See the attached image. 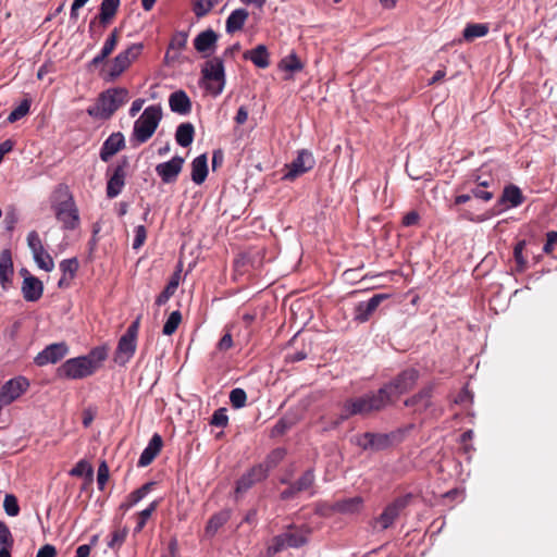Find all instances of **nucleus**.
<instances>
[{
	"instance_id": "obj_41",
	"label": "nucleus",
	"mask_w": 557,
	"mask_h": 557,
	"mask_svg": "<svg viewBox=\"0 0 557 557\" xmlns=\"http://www.w3.org/2000/svg\"><path fill=\"white\" fill-rule=\"evenodd\" d=\"M302 67L304 64L295 53L287 55L280 62V69L290 73L299 72Z\"/></svg>"
},
{
	"instance_id": "obj_42",
	"label": "nucleus",
	"mask_w": 557,
	"mask_h": 557,
	"mask_svg": "<svg viewBox=\"0 0 557 557\" xmlns=\"http://www.w3.org/2000/svg\"><path fill=\"white\" fill-rule=\"evenodd\" d=\"M218 3L219 0H194L193 11L200 18L206 16Z\"/></svg>"
},
{
	"instance_id": "obj_23",
	"label": "nucleus",
	"mask_w": 557,
	"mask_h": 557,
	"mask_svg": "<svg viewBox=\"0 0 557 557\" xmlns=\"http://www.w3.org/2000/svg\"><path fill=\"white\" fill-rule=\"evenodd\" d=\"M163 446V440L160 434L154 433L150 438L147 447L143 450L139 459L138 467H147L149 466L153 459L159 455L161 448Z\"/></svg>"
},
{
	"instance_id": "obj_25",
	"label": "nucleus",
	"mask_w": 557,
	"mask_h": 557,
	"mask_svg": "<svg viewBox=\"0 0 557 557\" xmlns=\"http://www.w3.org/2000/svg\"><path fill=\"white\" fill-rule=\"evenodd\" d=\"M120 5L121 0H102L99 7V13L94 17L100 20V24L111 25L119 12Z\"/></svg>"
},
{
	"instance_id": "obj_22",
	"label": "nucleus",
	"mask_w": 557,
	"mask_h": 557,
	"mask_svg": "<svg viewBox=\"0 0 557 557\" xmlns=\"http://www.w3.org/2000/svg\"><path fill=\"white\" fill-rule=\"evenodd\" d=\"M120 38V29L113 28L106 39L103 47L99 54H97L88 64L87 69L91 70L102 64L106 59L113 52Z\"/></svg>"
},
{
	"instance_id": "obj_13",
	"label": "nucleus",
	"mask_w": 557,
	"mask_h": 557,
	"mask_svg": "<svg viewBox=\"0 0 557 557\" xmlns=\"http://www.w3.org/2000/svg\"><path fill=\"white\" fill-rule=\"evenodd\" d=\"M184 164V158L180 156L173 157L170 161L159 163L156 172L164 184L176 182Z\"/></svg>"
},
{
	"instance_id": "obj_47",
	"label": "nucleus",
	"mask_w": 557,
	"mask_h": 557,
	"mask_svg": "<svg viewBox=\"0 0 557 557\" xmlns=\"http://www.w3.org/2000/svg\"><path fill=\"white\" fill-rule=\"evenodd\" d=\"M525 248V240H520L513 248V258L516 262V269L518 272H523L527 269V260L523 257V250Z\"/></svg>"
},
{
	"instance_id": "obj_24",
	"label": "nucleus",
	"mask_w": 557,
	"mask_h": 557,
	"mask_svg": "<svg viewBox=\"0 0 557 557\" xmlns=\"http://www.w3.org/2000/svg\"><path fill=\"white\" fill-rule=\"evenodd\" d=\"M169 106L174 113L186 115L191 111V101L184 90H176L169 97Z\"/></svg>"
},
{
	"instance_id": "obj_31",
	"label": "nucleus",
	"mask_w": 557,
	"mask_h": 557,
	"mask_svg": "<svg viewBox=\"0 0 557 557\" xmlns=\"http://www.w3.org/2000/svg\"><path fill=\"white\" fill-rule=\"evenodd\" d=\"M244 58L250 60L259 69H267L270 65L269 52L264 45L246 51Z\"/></svg>"
},
{
	"instance_id": "obj_49",
	"label": "nucleus",
	"mask_w": 557,
	"mask_h": 557,
	"mask_svg": "<svg viewBox=\"0 0 557 557\" xmlns=\"http://www.w3.org/2000/svg\"><path fill=\"white\" fill-rule=\"evenodd\" d=\"M92 474H94V469L86 460L78 461L70 471V475H72V476L86 475L89 479H92Z\"/></svg>"
},
{
	"instance_id": "obj_12",
	"label": "nucleus",
	"mask_w": 557,
	"mask_h": 557,
	"mask_svg": "<svg viewBox=\"0 0 557 557\" xmlns=\"http://www.w3.org/2000/svg\"><path fill=\"white\" fill-rule=\"evenodd\" d=\"M314 163L311 152L308 150H300L298 156L289 164H286V172L283 175V180L294 181L298 176L310 171L314 166Z\"/></svg>"
},
{
	"instance_id": "obj_34",
	"label": "nucleus",
	"mask_w": 557,
	"mask_h": 557,
	"mask_svg": "<svg viewBox=\"0 0 557 557\" xmlns=\"http://www.w3.org/2000/svg\"><path fill=\"white\" fill-rule=\"evenodd\" d=\"M181 278V270H177L164 287V289L158 295L156 305L162 306L175 294Z\"/></svg>"
},
{
	"instance_id": "obj_35",
	"label": "nucleus",
	"mask_w": 557,
	"mask_h": 557,
	"mask_svg": "<svg viewBox=\"0 0 557 557\" xmlns=\"http://www.w3.org/2000/svg\"><path fill=\"white\" fill-rule=\"evenodd\" d=\"M153 482H148L141 485L139 488L133 491L124 503L121 504V509L128 510L137 503H139L152 488Z\"/></svg>"
},
{
	"instance_id": "obj_4",
	"label": "nucleus",
	"mask_w": 557,
	"mask_h": 557,
	"mask_svg": "<svg viewBox=\"0 0 557 557\" xmlns=\"http://www.w3.org/2000/svg\"><path fill=\"white\" fill-rule=\"evenodd\" d=\"M129 98L125 87L109 88L99 95L97 103L89 107L87 113L96 119L109 120Z\"/></svg>"
},
{
	"instance_id": "obj_63",
	"label": "nucleus",
	"mask_w": 557,
	"mask_h": 557,
	"mask_svg": "<svg viewBox=\"0 0 557 557\" xmlns=\"http://www.w3.org/2000/svg\"><path fill=\"white\" fill-rule=\"evenodd\" d=\"M289 428L288 423L284 419H280L272 428L271 435L278 436L283 435Z\"/></svg>"
},
{
	"instance_id": "obj_58",
	"label": "nucleus",
	"mask_w": 557,
	"mask_h": 557,
	"mask_svg": "<svg viewBox=\"0 0 557 557\" xmlns=\"http://www.w3.org/2000/svg\"><path fill=\"white\" fill-rule=\"evenodd\" d=\"M109 479V467L106 461H102L98 467L97 483L99 490H103Z\"/></svg>"
},
{
	"instance_id": "obj_8",
	"label": "nucleus",
	"mask_w": 557,
	"mask_h": 557,
	"mask_svg": "<svg viewBox=\"0 0 557 557\" xmlns=\"http://www.w3.org/2000/svg\"><path fill=\"white\" fill-rule=\"evenodd\" d=\"M55 218L62 223L66 231L76 230L79 225V213L73 197L70 195L65 200L53 206Z\"/></svg>"
},
{
	"instance_id": "obj_30",
	"label": "nucleus",
	"mask_w": 557,
	"mask_h": 557,
	"mask_svg": "<svg viewBox=\"0 0 557 557\" xmlns=\"http://www.w3.org/2000/svg\"><path fill=\"white\" fill-rule=\"evenodd\" d=\"M208 159L207 156L200 154L191 162V180L195 184H202L208 176Z\"/></svg>"
},
{
	"instance_id": "obj_62",
	"label": "nucleus",
	"mask_w": 557,
	"mask_h": 557,
	"mask_svg": "<svg viewBox=\"0 0 557 557\" xmlns=\"http://www.w3.org/2000/svg\"><path fill=\"white\" fill-rule=\"evenodd\" d=\"M556 244H557V231L548 232L546 234V243L543 247L544 252L547 255H550L553 252L554 245H556Z\"/></svg>"
},
{
	"instance_id": "obj_38",
	"label": "nucleus",
	"mask_w": 557,
	"mask_h": 557,
	"mask_svg": "<svg viewBox=\"0 0 557 557\" xmlns=\"http://www.w3.org/2000/svg\"><path fill=\"white\" fill-rule=\"evenodd\" d=\"M128 534V529L126 527L116 528L112 533L111 537L108 541V547L114 552H117L122 545L124 544Z\"/></svg>"
},
{
	"instance_id": "obj_7",
	"label": "nucleus",
	"mask_w": 557,
	"mask_h": 557,
	"mask_svg": "<svg viewBox=\"0 0 557 557\" xmlns=\"http://www.w3.org/2000/svg\"><path fill=\"white\" fill-rule=\"evenodd\" d=\"M202 78L209 82H216L218 86L213 87L212 84L207 85V89L214 96L223 91L225 85V71L224 63L221 58L214 57L207 61L201 70Z\"/></svg>"
},
{
	"instance_id": "obj_27",
	"label": "nucleus",
	"mask_w": 557,
	"mask_h": 557,
	"mask_svg": "<svg viewBox=\"0 0 557 557\" xmlns=\"http://www.w3.org/2000/svg\"><path fill=\"white\" fill-rule=\"evenodd\" d=\"M231 516L232 510L227 508L212 515L205 528L206 535L209 537L214 536L220 528H222L231 519Z\"/></svg>"
},
{
	"instance_id": "obj_29",
	"label": "nucleus",
	"mask_w": 557,
	"mask_h": 557,
	"mask_svg": "<svg viewBox=\"0 0 557 557\" xmlns=\"http://www.w3.org/2000/svg\"><path fill=\"white\" fill-rule=\"evenodd\" d=\"M524 198L519 187L508 185L504 188L502 197L497 201V206L509 205L508 207H518L523 202Z\"/></svg>"
},
{
	"instance_id": "obj_57",
	"label": "nucleus",
	"mask_w": 557,
	"mask_h": 557,
	"mask_svg": "<svg viewBox=\"0 0 557 557\" xmlns=\"http://www.w3.org/2000/svg\"><path fill=\"white\" fill-rule=\"evenodd\" d=\"M0 544L2 546L12 547L13 537L8 525L0 520Z\"/></svg>"
},
{
	"instance_id": "obj_43",
	"label": "nucleus",
	"mask_w": 557,
	"mask_h": 557,
	"mask_svg": "<svg viewBox=\"0 0 557 557\" xmlns=\"http://www.w3.org/2000/svg\"><path fill=\"white\" fill-rule=\"evenodd\" d=\"M181 322H182V313L178 310L173 311L166 319V321L163 325V329H162V333L168 336L174 334L176 332L178 325L181 324Z\"/></svg>"
},
{
	"instance_id": "obj_33",
	"label": "nucleus",
	"mask_w": 557,
	"mask_h": 557,
	"mask_svg": "<svg viewBox=\"0 0 557 557\" xmlns=\"http://www.w3.org/2000/svg\"><path fill=\"white\" fill-rule=\"evenodd\" d=\"M195 136V127L191 123L186 122L177 126L175 132V140L182 147L191 145Z\"/></svg>"
},
{
	"instance_id": "obj_51",
	"label": "nucleus",
	"mask_w": 557,
	"mask_h": 557,
	"mask_svg": "<svg viewBox=\"0 0 557 557\" xmlns=\"http://www.w3.org/2000/svg\"><path fill=\"white\" fill-rule=\"evenodd\" d=\"M3 508L8 516L16 517L20 513L17 498L13 494H7L3 500Z\"/></svg>"
},
{
	"instance_id": "obj_6",
	"label": "nucleus",
	"mask_w": 557,
	"mask_h": 557,
	"mask_svg": "<svg viewBox=\"0 0 557 557\" xmlns=\"http://www.w3.org/2000/svg\"><path fill=\"white\" fill-rule=\"evenodd\" d=\"M140 315H138L127 327L125 333L119 338L113 361L119 367H125L134 357L137 349V337L140 326Z\"/></svg>"
},
{
	"instance_id": "obj_3",
	"label": "nucleus",
	"mask_w": 557,
	"mask_h": 557,
	"mask_svg": "<svg viewBox=\"0 0 557 557\" xmlns=\"http://www.w3.org/2000/svg\"><path fill=\"white\" fill-rule=\"evenodd\" d=\"M311 528L307 524H288L267 547V557H272L288 548H299L309 542Z\"/></svg>"
},
{
	"instance_id": "obj_14",
	"label": "nucleus",
	"mask_w": 557,
	"mask_h": 557,
	"mask_svg": "<svg viewBox=\"0 0 557 557\" xmlns=\"http://www.w3.org/2000/svg\"><path fill=\"white\" fill-rule=\"evenodd\" d=\"M69 351L65 343H54L47 346L35 357V363L39 367L48 363H57L60 361Z\"/></svg>"
},
{
	"instance_id": "obj_60",
	"label": "nucleus",
	"mask_w": 557,
	"mask_h": 557,
	"mask_svg": "<svg viewBox=\"0 0 557 557\" xmlns=\"http://www.w3.org/2000/svg\"><path fill=\"white\" fill-rule=\"evenodd\" d=\"M473 184L486 190H492L491 188L495 187V181L492 176L483 177L482 175H476Z\"/></svg>"
},
{
	"instance_id": "obj_55",
	"label": "nucleus",
	"mask_w": 557,
	"mask_h": 557,
	"mask_svg": "<svg viewBox=\"0 0 557 557\" xmlns=\"http://www.w3.org/2000/svg\"><path fill=\"white\" fill-rule=\"evenodd\" d=\"M144 49V45L141 42L132 44L128 48L121 51L124 57H127L129 64H132L137 58L140 55Z\"/></svg>"
},
{
	"instance_id": "obj_1",
	"label": "nucleus",
	"mask_w": 557,
	"mask_h": 557,
	"mask_svg": "<svg viewBox=\"0 0 557 557\" xmlns=\"http://www.w3.org/2000/svg\"><path fill=\"white\" fill-rule=\"evenodd\" d=\"M419 371L409 368L400 372L393 381L385 384L376 393L366 395L350 401V414H367L379 411L394 401L400 395L409 392L417 384Z\"/></svg>"
},
{
	"instance_id": "obj_32",
	"label": "nucleus",
	"mask_w": 557,
	"mask_h": 557,
	"mask_svg": "<svg viewBox=\"0 0 557 557\" xmlns=\"http://www.w3.org/2000/svg\"><path fill=\"white\" fill-rule=\"evenodd\" d=\"M13 275V262L9 249H4L0 255V284L2 288H7V284L11 282Z\"/></svg>"
},
{
	"instance_id": "obj_40",
	"label": "nucleus",
	"mask_w": 557,
	"mask_h": 557,
	"mask_svg": "<svg viewBox=\"0 0 557 557\" xmlns=\"http://www.w3.org/2000/svg\"><path fill=\"white\" fill-rule=\"evenodd\" d=\"M314 480L315 476L313 470L308 469L301 474V476L297 481L293 482L292 484L295 486L296 491L301 493L311 488L314 484Z\"/></svg>"
},
{
	"instance_id": "obj_9",
	"label": "nucleus",
	"mask_w": 557,
	"mask_h": 557,
	"mask_svg": "<svg viewBox=\"0 0 557 557\" xmlns=\"http://www.w3.org/2000/svg\"><path fill=\"white\" fill-rule=\"evenodd\" d=\"M29 387V381L24 376H16L7 381L0 387V411L20 398Z\"/></svg>"
},
{
	"instance_id": "obj_39",
	"label": "nucleus",
	"mask_w": 557,
	"mask_h": 557,
	"mask_svg": "<svg viewBox=\"0 0 557 557\" xmlns=\"http://www.w3.org/2000/svg\"><path fill=\"white\" fill-rule=\"evenodd\" d=\"M158 506H159V500H153L152 503L149 504V506L146 509H144L140 512H138V515H137V523H136V527L134 529L135 533H139V532L143 531V529L145 528L148 519L157 510Z\"/></svg>"
},
{
	"instance_id": "obj_61",
	"label": "nucleus",
	"mask_w": 557,
	"mask_h": 557,
	"mask_svg": "<svg viewBox=\"0 0 557 557\" xmlns=\"http://www.w3.org/2000/svg\"><path fill=\"white\" fill-rule=\"evenodd\" d=\"M187 42V35L185 33H177L175 34L170 42V48L172 49H183L185 48Z\"/></svg>"
},
{
	"instance_id": "obj_36",
	"label": "nucleus",
	"mask_w": 557,
	"mask_h": 557,
	"mask_svg": "<svg viewBox=\"0 0 557 557\" xmlns=\"http://www.w3.org/2000/svg\"><path fill=\"white\" fill-rule=\"evenodd\" d=\"M127 57L121 52L113 59L110 71L108 72V81H115L122 73L129 67Z\"/></svg>"
},
{
	"instance_id": "obj_53",
	"label": "nucleus",
	"mask_w": 557,
	"mask_h": 557,
	"mask_svg": "<svg viewBox=\"0 0 557 557\" xmlns=\"http://www.w3.org/2000/svg\"><path fill=\"white\" fill-rule=\"evenodd\" d=\"M469 193L472 197L483 200L485 202L492 200L494 198V190H486L476 185H470Z\"/></svg>"
},
{
	"instance_id": "obj_44",
	"label": "nucleus",
	"mask_w": 557,
	"mask_h": 557,
	"mask_svg": "<svg viewBox=\"0 0 557 557\" xmlns=\"http://www.w3.org/2000/svg\"><path fill=\"white\" fill-rule=\"evenodd\" d=\"M285 455L286 450L284 448H275L267 456L264 462L261 465L267 467L269 473L271 469L275 468L285 458Z\"/></svg>"
},
{
	"instance_id": "obj_19",
	"label": "nucleus",
	"mask_w": 557,
	"mask_h": 557,
	"mask_svg": "<svg viewBox=\"0 0 557 557\" xmlns=\"http://www.w3.org/2000/svg\"><path fill=\"white\" fill-rule=\"evenodd\" d=\"M313 510L315 515L323 518L346 513L348 511V499L343 498L336 502L320 500L314 504Z\"/></svg>"
},
{
	"instance_id": "obj_54",
	"label": "nucleus",
	"mask_w": 557,
	"mask_h": 557,
	"mask_svg": "<svg viewBox=\"0 0 557 557\" xmlns=\"http://www.w3.org/2000/svg\"><path fill=\"white\" fill-rule=\"evenodd\" d=\"M228 423V417L225 408L216 409L210 420V424L218 428H225Z\"/></svg>"
},
{
	"instance_id": "obj_46",
	"label": "nucleus",
	"mask_w": 557,
	"mask_h": 557,
	"mask_svg": "<svg viewBox=\"0 0 557 557\" xmlns=\"http://www.w3.org/2000/svg\"><path fill=\"white\" fill-rule=\"evenodd\" d=\"M33 257H34L35 262L37 263V265L40 269H42L47 272H50L53 270V268H54L53 259L45 249H42L40 252L33 253Z\"/></svg>"
},
{
	"instance_id": "obj_59",
	"label": "nucleus",
	"mask_w": 557,
	"mask_h": 557,
	"mask_svg": "<svg viewBox=\"0 0 557 557\" xmlns=\"http://www.w3.org/2000/svg\"><path fill=\"white\" fill-rule=\"evenodd\" d=\"M147 230L144 225H138L135 228V237L133 242V248L139 249L146 242Z\"/></svg>"
},
{
	"instance_id": "obj_10",
	"label": "nucleus",
	"mask_w": 557,
	"mask_h": 557,
	"mask_svg": "<svg viewBox=\"0 0 557 557\" xmlns=\"http://www.w3.org/2000/svg\"><path fill=\"white\" fill-rule=\"evenodd\" d=\"M268 478V469L262 465H255L248 469L242 476L236 481L235 495L238 497L247 493L257 483L264 481Z\"/></svg>"
},
{
	"instance_id": "obj_5",
	"label": "nucleus",
	"mask_w": 557,
	"mask_h": 557,
	"mask_svg": "<svg viewBox=\"0 0 557 557\" xmlns=\"http://www.w3.org/2000/svg\"><path fill=\"white\" fill-rule=\"evenodd\" d=\"M162 119V109L153 104L147 107L135 121L131 140L136 145L148 141L154 134Z\"/></svg>"
},
{
	"instance_id": "obj_17",
	"label": "nucleus",
	"mask_w": 557,
	"mask_h": 557,
	"mask_svg": "<svg viewBox=\"0 0 557 557\" xmlns=\"http://www.w3.org/2000/svg\"><path fill=\"white\" fill-rule=\"evenodd\" d=\"M387 298V295L375 294L368 301H361L355 307V321L367 322L375 312L380 304Z\"/></svg>"
},
{
	"instance_id": "obj_56",
	"label": "nucleus",
	"mask_w": 557,
	"mask_h": 557,
	"mask_svg": "<svg viewBox=\"0 0 557 557\" xmlns=\"http://www.w3.org/2000/svg\"><path fill=\"white\" fill-rule=\"evenodd\" d=\"M27 245L33 253L40 252L44 248L39 234L32 231L27 235Z\"/></svg>"
},
{
	"instance_id": "obj_28",
	"label": "nucleus",
	"mask_w": 557,
	"mask_h": 557,
	"mask_svg": "<svg viewBox=\"0 0 557 557\" xmlns=\"http://www.w3.org/2000/svg\"><path fill=\"white\" fill-rule=\"evenodd\" d=\"M249 17V12L244 9L239 8L234 10L228 17L226 18L225 23V30L227 34H234L236 32H239L243 29L246 21Z\"/></svg>"
},
{
	"instance_id": "obj_37",
	"label": "nucleus",
	"mask_w": 557,
	"mask_h": 557,
	"mask_svg": "<svg viewBox=\"0 0 557 557\" xmlns=\"http://www.w3.org/2000/svg\"><path fill=\"white\" fill-rule=\"evenodd\" d=\"M488 29V25L484 23L468 24L462 32V36L466 41L470 42L475 38L487 35Z\"/></svg>"
},
{
	"instance_id": "obj_18",
	"label": "nucleus",
	"mask_w": 557,
	"mask_h": 557,
	"mask_svg": "<svg viewBox=\"0 0 557 557\" xmlns=\"http://www.w3.org/2000/svg\"><path fill=\"white\" fill-rule=\"evenodd\" d=\"M433 388L432 384L426 385L420 392L407 398L405 406L412 408L414 412H424L432 405Z\"/></svg>"
},
{
	"instance_id": "obj_16",
	"label": "nucleus",
	"mask_w": 557,
	"mask_h": 557,
	"mask_svg": "<svg viewBox=\"0 0 557 557\" xmlns=\"http://www.w3.org/2000/svg\"><path fill=\"white\" fill-rule=\"evenodd\" d=\"M127 160L124 159L122 163L117 164L109 177L107 183V197L112 199L119 196L125 185Z\"/></svg>"
},
{
	"instance_id": "obj_26",
	"label": "nucleus",
	"mask_w": 557,
	"mask_h": 557,
	"mask_svg": "<svg viewBox=\"0 0 557 557\" xmlns=\"http://www.w3.org/2000/svg\"><path fill=\"white\" fill-rule=\"evenodd\" d=\"M218 41V34L209 28L196 36L194 39V47L200 53L214 50Z\"/></svg>"
},
{
	"instance_id": "obj_45",
	"label": "nucleus",
	"mask_w": 557,
	"mask_h": 557,
	"mask_svg": "<svg viewBox=\"0 0 557 557\" xmlns=\"http://www.w3.org/2000/svg\"><path fill=\"white\" fill-rule=\"evenodd\" d=\"M30 104L32 102L29 99L22 100L21 103L10 112L8 116V122L14 123L24 117L25 115H27L30 109Z\"/></svg>"
},
{
	"instance_id": "obj_48",
	"label": "nucleus",
	"mask_w": 557,
	"mask_h": 557,
	"mask_svg": "<svg viewBox=\"0 0 557 557\" xmlns=\"http://www.w3.org/2000/svg\"><path fill=\"white\" fill-rule=\"evenodd\" d=\"M99 22H100V20L92 17L88 25L89 37L95 41H98L101 38L104 30L110 25V24H100Z\"/></svg>"
},
{
	"instance_id": "obj_11",
	"label": "nucleus",
	"mask_w": 557,
	"mask_h": 557,
	"mask_svg": "<svg viewBox=\"0 0 557 557\" xmlns=\"http://www.w3.org/2000/svg\"><path fill=\"white\" fill-rule=\"evenodd\" d=\"M396 435L385 433H371L367 432L357 436L356 444L364 450L379 451L388 448L393 445Z\"/></svg>"
},
{
	"instance_id": "obj_20",
	"label": "nucleus",
	"mask_w": 557,
	"mask_h": 557,
	"mask_svg": "<svg viewBox=\"0 0 557 557\" xmlns=\"http://www.w3.org/2000/svg\"><path fill=\"white\" fill-rule=\"evenodd\" d=\"M125 147V138L121 132L112 133L102 144L100 159L108 162L115 153Z\"/></svg>"
},
{
	"instance_id": "obj_21",
	"label": "nucleus",
	"mask_w": 557,
	"mask_h": 557,
	"mask_svg": "<svg viewBox=\"0 0 557 557\" xmlns=\"http://www.w3.org/2000/svg\"><path fill=\"white\" fill-rule=\"evenodd\" d=\"M21 290L23 298L26 301L36 302L42 297L44 284L38 277L34 275L25 276Z\"/></svg>"
},
{
	"instance_id": "obj_52",
	"label": "nucleus",
	"mask_w": 557,
	"mask_h": 557,
	"mask_svg": "<svg viewBox=\"0 0 557 557\" xmlns=\"http://www.w3.org/2000/svg\"><path fill=\"white\" fill-rule=\"evenodd\" d=\"M60 270L62 271L64 276L69 275V278L72 280L78 270L77 259L71 258L62 260L60 262Z\"/></svg>"
},
{
	"instance_id": "obj_15",
	"label": "nucleus",
	"mask_w": 557,
	"mask_h": 557,
	"mask_svg": "<svg viewBox=\"0 0 557 557\" xmlns=\"http://www.w3.org/2000/svg\"><path fill=\"white\" fill-rule=\"evenodd\" d=\"M408 505V497L396 498L393 503L387 505L380 517L376 519V523L380 524L381 529L385 530L389 528L394 521L398 518L400 511Z\"/></svg>"
},
{
	"instance_id": "obj_64",
	"label": "nucleus",
	"mask_w": 557,
	"mask_h": 557,
	"mask_svg": "<svg viewBox=\"0 0 557 557\" xmlns=\"http://www.w3.org/2000/svg\"><path fill=\"white\" fill-rule=\"evenodd\" d=\"M36 557H57V549L51 544H46L39 548Z\"/></svg>"
},
{
	"instance_id": "obj_2",
	"label": "nucleus",
	"mask_w": 557,
	"mask_h": 557,
	"mask_svg": "<svg viewBox=\"0 0 557 557\" xmlns=\"http://www.w3.org/2000/svg\"><path fill=\"white\" fill-rule=\"evenodd\" d=\"M108 358V347L97 346L87 355L67 359L58 368V376L81 380L92 375Z\"/></svg>"
},
{
	"instance_id": "obj_50",
	"label": "nucleus",
	"mask_w": 557,
	"mask_h": 557,
	"mask_svg": "<svg viewBox=\"0 0 557 557\" xmlns=\"http://www.w3.org/2000/svg\"><path fill=\"white\" fill-rule=\"evenodd\" d=\"M247 394L243 388H234L230 393V401L233 408L239 409L246 405Z\"/></svg>"
}]
</instances>
